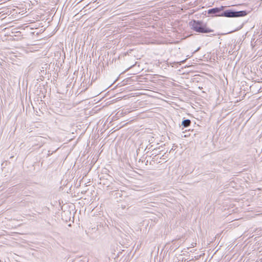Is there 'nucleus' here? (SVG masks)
Here are the masks:
<instances>
[{
  "label": "nucleus",
  "instance_id": "39448f33",
  "mask_svg": "<svg viewBox=\"0 0 262 262\" xmlns=\"http://www.w3.org/2000/svg\"><path fill=\"white\" fill-rule=\"evenodd\" d=\"M191 122L189 119H185L182 122V125L184 127H187L190 126Z\"/></svg>",
  "mask_w": 262,
  "mask_h": 262
},
{
  "label": "nucleus",
  "instance_id": "f257e3e1",
  "mask_svg": "<svg viewBox=\"0 0 262 262\" xmlns=\"http://www.w3.org/2000/svg\"><path fill=\"white\" fill-rule=\"evenodd\" d=\"M191 29L193 31L201 33H209L214 32V30L207 27V24L201 20H192L189 23Z\"/></svg>",
  "mask_w": 262,
  "mask_h": 262
},
{
  "label": "nucleus",
  "instance_id": "423d86ee",
  "mask_svg": "<svg viewBox=\"0 0 262 262\" xmlns=\"http://www.w3.org/2000/svg\"><path fill=\"white\" fill-rule=\"evenodd\" d=\"M58 149V148L56 149L54 151L49 150L48 153V156L49 157V156H51V155H52V154L54 152H55Z\"/></svg>",
  "mask_w": 262,
  "mask_h": 262
},
{
  "label": "nucleus",
  "instance_id": "0eeeda50",
  "mask_svg": "<svg viewBox=\"0 0 262 262\" xmlns=\"http://www.w3.org/2000/svg\"><path fill=\"white\" fill-rule=\"evenodd\" d=\"M187 262H194V260H193V259H191L187 261Z\"/></svg>",
  "mask_w": 262,
  "mask_h": 262
},
{
  "label": "nucleus",
  "instance_id": "20e7f679",
  "mask_svg": "<svg viewBox=\"0 0 262 262\" xmlns=\"http://www.w3.org/2000/svg\"><path fill=\"white\" fill-rule=\"evenodd\" d=\"M129 112V111L127 109L119 110L116 114V115H117L118 117H121L127 114Z\"/></svg>",
  "mask_w": 262,
  "mask_h": 262
},
{
  "label": "nucleus",
  "instance_id": "7ed1b4c3",
  "mask_svg": "<svg viewBox=\"0 0 262 262\" xmlns=\"http://www.w3.org/2000/svg\"><path fill=\"white\" fill-rule=\"evenodd\" d=\"M226 6H221V7H216L210 9L208 10L209 14H215L216 16H219L218 15L221 14L225 9Z\"/></svg>",
  "mask_w": 262,
  "mask_h": 262
},
{
  "label": "nucleus",
  "instance_id": "f03ea898",
  "mask_svg": "<svg viewBox=\"0 0 262 262\" xmlns=\"http://www.w3.org/2000/svg\"><path fill=\"white\" fill-rule=\"evenodd\" d=\"M248 14L246 11H235L233 9H228L219 14L218 15L225 17H244Z\"/></svg>",
  "mask_w": 262,
  "mask_h": 262
}]
</instances>
